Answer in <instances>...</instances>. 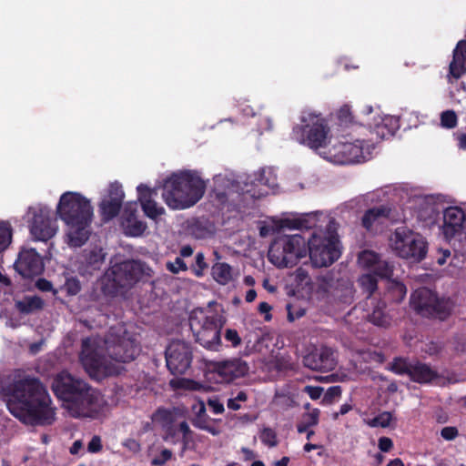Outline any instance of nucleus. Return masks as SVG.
Here are the masks:
<instances>
[{
	"label": "nucleus",
	"instance_id": "1",
	"mask_svg": "<svg viewBox=\"0 0 466 466\" xmlns=\"http://www.w3.org/2000/svg\"><path fill=\"white\" fill-rule=\"evenodd\" d=\"M140 348L136 337L123 324L110 328L106 335L82 340L80 361L93 378L116 376L124 370V364L134 360Z\"/></svg>",
	"mask_w": 466,
	"mask_h": 466
},
{
	"label": "nucleus",
	"instance_id": "2",
	"mask_svg": "<svg viewBox=\"0 0 466 466\" xmlns=\"http://www.w3.org/2000/svg\"><path fill=\"white\" fill-rule=\"evenodd\" d=\"M11 414L25 424H50L55 419L50 396L35 377L15 370L8 381L1 385Z\"/></svg>",
	"mask_w": 466,
	"mask_h": 466
},
{
	"label": "nucleus",
	"instance_id": "3",
	"mask_svg": "<svg viewBox=\"0 0 466 466\" xmlns=\"http://www.w3.org/2000/svg\"><path fill=\"white\" fill-rule=\"evenodd\" d=\"M51 389L63 401V407L75 418L92 417L103 411L106 406V401L99 391L66 370L54 376Z\"/></svg>",
	"mask_w": 466,
	"mask_h": 466
},
{
	"label": "nucleus",
	"instance_id": "4",
	"mask_svg": "<svg viewBox=\"0 0 466 466\" xmlns=\"http://www.w3.org/2000/svg\"><path fill=\"white\" fill-rule=\"evenodd\" d=\"M57 215L66 225L65 240L68 246H83L90 235L93 208L88 199L76 192L64 193L56 207Z\"/></svg>",
	"mask_w": 466,
	"mask_h": 466
},
{
	"label": "nucleus",
	"instance_id": "5",
	"mask_svg": "<svg viewBox=\"0 0 466 466\" xmlns=\"http://www.w3.org/2000/svg\"><path fill=\"white\" fill-rule=\"evenodd\" d=\"M206 184L194 172L185 171L168 177L162 197L173 209H185L195 205L204 195Z\"/></svg>",
	"mask_w": 466,
	"mask_h": 466
},
{
	"label": "nucleus",
	"instance_id": "6",
	"mask_svg": "<svg viewBox=\"0 0 466 466\" xmlns=\"http://www.w3.org/2000/svg\"><path fill=\"white\" fill-rule=\"evenodd\" d=\"M299 121L292 129V139L313 149L323 151L328 148L332 140L330 130L327 119L320 113L311 109L303 110Z\"/></svg>",
	"mask_w": 466,
	"mask_h": 466
},
{
	"label": "nucleus",
	"instance_id": "7",
	"mask_svg": "<svg viewBox=\"0 0 466 466\" xmlns=\"http://www.w3.org/2000/svg\"><path fill=\"white\" fill-rule=\"evenodd\" d=\"M189 323L198 343L208 350H218L223 322L221 315L211 309V303L205 309H194L190 315Z\"/></svg>",
	"mask_w": 466,
	"mask_h": 466
},
{
	"label": "nucleus",
	"instance_id": "8",
	"mask_svg": "<svg viewBox=\"0 0 466 466\" xmlns=\"http://www.w3.org/2000/svg\"><path fill=\"white\" fill-rule=\"evenodd\" d=\"M308 255V241L299 234L285 235L270 245L268 259L278 268L293 267Z\"/></svg>",
	"mask_w": 466,
	"mask_h": 466
},
{
	"label": "nucleus",
	"instance_id": "9",
	"mask_svg": "<svg viewBox=\"0 0 466 466\" xmlns=\"http://www.w3.org/2000/svg\"><path fill=\"white\" fill-rule=\"evenodd\" d=\"M390 248L400 258L420 261L426 257L428 243L420 233L400 227L390 238Z\"/></svg>",
	"mask_w": 466,
	"mask_h": 466
},
{
	"label": "nucleus",
	"instance_id": "10",
	"mask_svg": "<svg viewBox=\"0 0 466 466\" xmlns=\"http://www.w3.org/2000/svg\"><path fill=\"white\" fill-rule=\"evenodd\" d=\"M308 254L315 268L329 267L341 255L339 241L334 234L316 231L308 240Z\"/></svg>",
	"mask_w": 466,
	"mask_h": 466
},
{
	"label": "nucleus",
	"instance_id": "11",
	"mask_svg": "<svg viewBox=\"0 0 466 466\" xmlns=\"http://www.w3.org/2000/svg\"><path fill=\"white\" fill-rule=\"evenodd\" d=\"M324 158L339 165L353 164L365 161L371 154L370 145L365 146L364 141L354 142L343 137L340 139H333L328 148L320 153Z\"/></svg>",
	"mask_w": 466,
	"mask_h": 466
},
{
	"label": "nucleus",
	"instance_id": "12",
	"mask_svg": "<svg viewBox=\"0 0 466 466\" xmlns=\"http://www.w3.org/2000/svg\"><path fill=\"white\" fill-rule=\"evenodd\" d=\"M142 267L136 261H124L110 267L103 279L106 293L115 294L119 289L132 288L141 278Z\"/></svg>",
	"mask_w": 466,
	"mask_h": 466
},
{
	"label": "nucleus",
	"instance_id": "13",
	"mask_svg": "<svg viewBox=\"0 0 466 466\" xmlns=\"http://www.w3.org/2000/svg\"><path fill=\"white\" fill-rule=\"evenodd\" d=\"M26 217L29 231L35 241L46 242L58 231L57 221L47 206L37 204L29 207Z\"/></svg>",
	"mask_w": 466,
	"mask_h": 466
},
{
	"label": "nucleus",
	"instance_id": "14",
	"mask_svg": "<svg viewBox=\"0 0 466 466\" xmlns=\"http://www.w3.org/2000/svg\"><path fill=\"white\" fill-rule=\"evenodd\" d=\"M410 305L424 317L444 319L451 310V302L448 299H439L433 291L426 288L419 289L411 294Z\"/></svg>",
	"mask_w": 466,
	"mask_h": 466
},
{
	"label": "nucleus",
	"instance_id": "15",
	"mask_svg": "<svg viewBox=\"0 0 466 466\" xmlns=\"http://www.w3.org/2000/svg\"><path fill=\"white\" fill-rule=\"evenodd\" d=\"M192 350L185 341L174 340L166 350V362L169 371L174 375L184 374L190 367Z\"/></svg>",
	"mask_w": 466,
	"mask_h": 466
},
{
	"label": "nucleus",
	"instance_id": "16",
	"mask_svg": "<svg viewBox=\"0 0 466 466\" xmlns=\"http://www.w3.org/2000/svg\"><path fill=\"white\" fill-rule=\"evenodd\" d=\"M442 233L449 241H466V217L458 207H449L443 212Z\"/></svg>",
	"mask_w": 466,
	"mask_h": 466
},
{
	"label": "nucleus",
	"instance_id": "17",
	"mask_svg": "<svg viewBox=\"0 0 466 466\" xmlns=\"http://www.w3.org/2000/svg\"><path fill=\"white\" fill-rule=\"evenodd\" d=\"M317 214L315 213L285 218L278 220L273 219L271 223L265 224L259 228V235L265 238L284 228H311L317 225Z\"/></svg>",
	"mask_w": 466,
	"mask_h": 466
},
{
	"label": "nucleus",
	"instance_id": "18",
	"mask_svg": "<svg viewBox=\"0 0 466 466\" xmlns=\"http://www.w3.org/2000/svg\"><path fill=\"white\" fill-rule=\"evenodd\" d=\"M213 371L221 382L230 383L249 373V365L240 358H231L213 364Z\"/></svg>",
	"mask_w": 466,
	"mask_h": 466
},
{
	"label": "nucleus",
	"instance_id": "19",
	"mask_svg": "<svg viewBox=\"0 0 466 466\" xmlns=\"http://www.w3.org/2000/svg\"><path fill=\"white\" fill-rule=\"evenodd\" d=\"M294 281L298 294L307 300H310L324 292V279L320 277L313 279L302 268H297L294 272Z\"/></svg>",
	"mask_w": 466,
	"mask_h": 466
},
{
	"label": "nucleus",
	"instance_id": "20",
	"mask_svg": "<svg viewBox=\"0 0 466 466\" xmlns=\"http://www.w3.org/2000/svg\"><path fill=\"white\" fill-rule=\"evenodd\" d=\"M304 365L313 370L329 371L336 367L334 351L327 347H321L304 357Z\"/></svg>",
	"mask_w": 466,
	"mask_h": 466
},
{
	"label": "nucleus",
	"instance_id": "21",
	"mask_svg": "<svg viewBox=\"0 0 466 466\" xmlns=\"http://www.w3.org/2000/svg\"><path fill=\"white\" fill-rule=\"evenodd\" d=\"M358 263L360 268L367 269L370 273L380 278H390L392 274V267L385 261L381 260L378 254L370 251L364 250L360 253Z\"/></svg>",
	"mask_w": 466,
	"mask_h": 466
},
{
	"label": "nucleus",
	"instance_id": "22",
	"mask_svg": "<svg viewBox=\"0 0 466 466\" xmlns=\"http://www.w3.org/2000/svg\"><path fill=\"white\" fill-rule=\"evenodd\" d=\"M106 253L100 247L86 248L79 259L78 271L81 275H92L105 263Z\"/></svg>",
	"mask_w": 466,
	"mask_h": 466
},
{
	"label": "nucleus",
	"instance_id": "23",
	"mask_svg": "<svg viewBox=\"0 0 466 466\" xmlns=\"http://www.w3.org/2000/svg\"><path fill=\"white\" fill-rule=\"evenodd\" d=\"M16 266L21 273L26 277L38 275L44 269L42 258L34 248L23 249L19 253Z\"/></svg>",
	"mask_w": 466,
	"mask_h": 466
},
{
	"label": "nucleus",
	"instance_id": "24",
	"mask_svg": "<svg viewBox=\"0 0 466 466\" xmlns=\"http://www.w3.org/2000/svg\"><path fill=\"white\" fill-rule=\"evenodd\" d=\"M137 205L128 204L126 206L122 214V228L124 233L129 237H139L147 229V226L142 220H139L137 216Z\"/></svg>",
	"mask_w": 466,
	"mask_h": 466
},
{
	"label": "nucleus",
	"instance_id": "25",
	"mask_svg": "<svg viewBox=\"0 0 466 466\" xmlns=\"http://www.w3.org/2000/svg\"><path fill=\"white\" fill-rule=\"evenodd\" d=\"M137 192L138 200L145 215L147 218L157 221V219L165 214L166 210L152 198L153 191H151L147 186L139 185L137 187Z\"/></svg>",
	"mask_w": 466,
	"mask_h": 466
},
{
	"label": "nucleus",
	"instance_id": "26",
	"mask_svg": "<svg viewBox=\"0 0 466 466\" xmlns=\"http://www.w3.org/2000/svg\"><path fill=\"white\" fill-rule=\"evenodd\" d=\"M439 377L437 370L426 363L417 361L412 364L410 378L415 382L420 384L431 383Z\"/></svg>",
	"mask_w": 466,
	"mask_h": 466
},
{
	"label": "nucleus",
	"instance_id": "27",
	"mask_svg": "<svg viewBox=\"0 0 466 466\" xmlns=\"http://www.w3.org/2000/svg\"><path fill=\"white\" fill-rule=\"evenodd\" d=\"M367 306H370L371 311L370 309L367 311V314L364 316L368 319L369 321L377 326H387L390 324V319L384 313L385 304L381 301H376L375 299H370L366 301Z\"/></svg>",
	"mask_w": 466,
	"mask_h": 466
},
{
	"label": "nucleus",
	"instance_id": "28",
	"mask_svg": "<svg viewBox=\"0 0 466 466\" xmlns=\"http://www.w3.org/2000/svg\"><path fill=\"white\" fill-rule=\"evenodd\" d=\"M389 216V209L384 207L374 208L368 210L362 218V224L370 229L375 223H380Z\"/></svg>",
	"mask_w": 466,
	"mask_h": 466
},
{
	"label": "nucleus",
	"instance_id": "29",
	"mask_svg": "<svg viewBox=\"0 0 466 466\" xmlns=\"http://www.w3.org/2000/svg\"><path fill=\"white\" fill-rule=\"evenodd\" d=\"M212 276L218 283L226 285L233 279V270L227 263H216L212 267Z\"/></svg>",
	"mask_w": 466,
	"mask_h": 466
},
{
	"label": "nucleus",
	"instance_id": "30",
	"mask_svg": "<svg viewBox=\"0 0 466 466\" xmlns=\"http://www.w3.org/2000/svg\"><path fill=\"white\" fill-rule=\"evenodd\" d=\"M44 302L41 298L36 296H28L15 302L17 309L25 314L32 313L43 308Z\"/></svg>",
	"mask_w": 466,
	"mask_h": 466
},
{
	"label": "nucleus",
	"instance_id": "31",
	"mask_svg": "<svg viewBox=\"0 0 466 466\" xmlns=\"http://www.w3.org/2000/svg\"><path fill=\"white\" fill-rule=\"evenodd\" d=\"M120 207L121 203L104 198L100 204L101 214L104 219L109 220L115 218L118 214Z\"/></svg>",
	"mask_w": 466,
	"mask_h": 466
},
{
	"label": "nucleus",
	"instance_id": "32",
	"mask_svg": "<svg viewBox=\"0 0 466 466\" xmlns=\"http://www.w3.org/2000/svg\"><path fill=\"white\" fill-rule=\"evenodd\" d=\"M372 273L363 274L359 279V284L362 290L368 294V299H371L370 295L377 289V279L373 276Z\"/></svg>",
	"mask_w": 466,
	"mask_h": 466
},
{
	"label": "nucleus",
	"instance_id": "33",
	"mask_svg": "<svg viewBox=\"0 0 466 466\" xmlns=\"http://www.w3.org/2000/svg\"><path fill=\"white\" fill-rule=\"evenodd\" d=\"M255 176L256 177L252 183H256L257 185H264L270 188H274L276 186V179L271 169L262 168Z\"/></svg>",
	"mask_w": 466,
	"mask_h": 466
},
{
	"label": "nucleus",
	"instance_id": "34",
	"mask_svg": "<svg viewBox=\"0 0 466 466\" xmlns=\"http://www.w3.org/2000/svg\"><path fill=\"white\" fill-rule=\"evenodd\" d=\"M392 420V415L389 411L380 413L378 416L371 420H365V423L372 428L381 427L386 428L390 426Z\"/></svg>",
	"mask_w": 466,
	"mask_h": 466
},
{
	"label": "nucleus",
	"instance_id": "35",
	"mask_svg": "<svg viewBox=\"0 0 466 466\" xmlns=\"http://www.w3.org/2000/svg\"><path fill=\"white\" fill-rule=\"evenodd\" d=\"M192 424L203 431H206L212 435L216 436L219 433V431L209 424V418L207 414L204 416L194 417L192 419Z\"/></svg>",
	"mask_w": 466,
	"mask_h": 466
},
{
	"label": "nucleus",
	"instance_id": "36",
	"mask_svg": "<svg viewBox=\"0 0 466 466\" xmlns=\"http://www.w3.org/2000/svg\"><path fill=\"white\" fill-rule=\"evenodd\" d=\"M12 239V229L8 223L0 222V252L5 250Z\"/></svg>",
	"mask_w": 466,
	"mask_h": 466
},
{
	"label": "nucleus",
	"instance_id": "37",
	"mask_svg": "<svg viewBox=\"0 0 466 466\" xmlns=\"http://www.w3.org/2000/svg\"><path fill=\"white\" fill-rule=\"evenodd\" d=\"M413 363L408 362L402 359H396L391 364V370L399 375H408L410 377Z\"/></svg>",
	"mask_w": 466,
	"mask_h": 466
},
{
	"label": "nucleus",
	"instance_id": "38",
	"mask_svg": "<svg viewBox=\"0 0 466 466\" xmlns=\"http://www.w3.org/2000/svg\"><path fill=\"white\" fill-rule=\"evenodd\" d=\"M62 289L68 295L75 296L81 290V283L76 277H67Z\"/></svg>",
	"mask_w": 466,
	"mask_h": 466
},
{
	"label": "nucleus",
	"instance_id": "39",
	"mask_svg": "<svg viewBox=\"0 0 466 466\" xmlns=\"http://www.w3.org/2000/svg\"><path fill=\"white\" fill-rule=\"evenodd\" d=\"M288 309V319L289 321H294L301 317H303L306 313V308L298 305L297 303H291L287 306Z\"/></svg>",
	"mask_w": 466,
	"mask_h": 466
},
{
	"label": "nucleus",
	"instance_id": "40",
	"mask_svg": "<svg viewBox=\"0 0 466 466\" xmlns=\"http://www.w3.org/2000/svg\"><path fill=\"white\" fill-rule=\"evenodd\" d=\"M106 198L122 204V200L124 198V192L122 190L121 185L118 183L111 184L108 189V196Z\"/></svg>",
	"mask_w": 466,
	"mask_h": 466
},
{
	"label": "nucleus",
	"instance_id": "41",
	"mask_svg": "<svg viewBox=\"0 0 466 466\" xmlns=\"http://www.w3.org/2000/svg\"><path fill=\"white\" fill-rule=\"evenodd\" d=\"M441 126L446 128H453L457 125V116L454 111L448 110L441 116Z\"/></svg>",
	"mask_w": 466,
	"mask_h": 466
},
{
	"label": "nucleus",
	"instance_id": "42",
	"mask_svg": "<svg viewBox=\"0 0 466 466\" xmlns=\"http://www.w3.org/2000/svg\"><path fill=\"white\" fill-rule=\"evenodd\" d=\"M260 440L264 444L269 447H274L277 445L276 432L272 429H263V431L260 433Z\"/></svg>",
	"mask_w": 466,
	"mask_h": 466
},
{
	"label": "nucleus",
	"instance_id": "43",
	"mask_svg": "<svg viewBox=\"0 0 466 466\" xmlns=\"http://www.w3.org/2000/svg\"><path fill=\"white\" fill-rule=\"evenodd\" d=\"M177 431L182 434V441L184 445L189 444L194 440V432L190 430L189 425L186 421L179 423Z\"/></svg>",
	"mask_w": 466,
	"mask_h": 466
},
{
	"label": "nucleus",
	"instance_id": "44",
	"mask_svg": "<svg viewBox=\"0 0 466 466\" xmlns=\"http://www.w3.org/2000/svg\"><path fill=\"white\" fill-rule=\"evenodd\" d=\"M465 73V64L462 62H458L454 59L450 64V76H452L454 79H459ZM449 81L451 79L449 78Z\"/></svg>",
	"mask_w": 466,
	"mask_h": 466
},
{
	"label": "nucleus",
	"instance_id": "45",
	"mask_svg": "<svg viewBox=\"0 0 466 466\" xmlns=\"http://www.w3.org/2000/svg\"><path fill=\"white\" fill-rule=\"evenodd\" d=\"M452 59L466 64V40L458 42L454 51Z\"/></svg>",
	"mask_w": 466,
	"mask_h": 466
},
{
	"label": "nucleus",
	"instance_id": "46",
	"mask_svg": "<svg viewBox=\"0 0 466 466\" xmlns=\"http://www.w3.org/2000/svg\"><path fill=\"white\" fill-rule=\"evenodd\" d=\"M319 410L313 409L302 416V422L309 427L316 426L319 423Z\"/></svg>",
	"mask_w": 466,
	"mask_h": 466
},
{
	"label": "nucleus",
	"instance_id": "47",
	"mask_svg": "<svg viewBox=\"0 0 466 466\" xmlns=\"http://www.w3.org/2000/svg\"><path fill=\"white\" fill-rule=\"evenodd\" d=\"M248 400V395L245 391L241 390L237 393L234 398H230L228 400V408L233 410H238L240 409L239 402H245Z\"/></svg>",
	"mask_w": 466,
	"mask_h": 466
},
{
	"label": "nucleus",
	"instance_id": "48",
	"mask_svg": "<svg viewBox=\"0 0 466 466\" xmlns=\"http://www.w3.org/2000/svg\"><path fill=\"white\" fill-rule=\"evenodd\" d=\"M338 118L341 125H349L352 122L351 111L349 106H343L338 111Z\"/></svg>",
	"mask_w": 466,
	"mask_h": 466
},
{
	"label": "nucleus",
	"instance_id": "49",
	"mask_svg": "<svg viewBox=\"0 0 466 466\" xmlns=\"http://www.w3.org/2000/svg\"><path fill=\"white\" fill-rule=\"evenodd\" d=\"M166 266H167V268L174 274H177L180 271H185L187 269L186 263L180 258H177L175 259V261H173V262H170V261L167 262Z\"/></svg>",
	"mask_w": 466,
	"mask_h": 466
},
{
	"label": "nucleus",
	"instance_id": "50",
	"mask_svg": "<svg viewBox=\"0 0 466 466\" xmlns=\"http://www.w3.org/2000/svg\"><path fill=\"white\" fill-rule=\"evenodd\" d=\"M225 339L227 341L230 342V344L233 348H237L241 344V338L236 329H226Z\"/></svg>",
	"mask_w": 466,
	"mask_h": 466
},
{
	"label": "nucleus",
	"instance_id": "51",
	"mask_svg": "<svg viewBox=\"0 0 466 466\" xmlns=\"http://www.w3.org/2000/svg\"><path fill=\"white\" fill-rule=\"evenodd\" d=\"M208 267L205 262V258L203 253H198L196 255V263L193 267V270L198 277H201L203 275V270Z\"/></svg>",
	"mask_w": 466,
	"mask_h": 466
},
{
	"label": "nucleus",
	"instance_id": "52",
	"mask_svg": "<svg viewBox=\"0 0 466 466\" xmlns=\"http://www.w3.org/2000/svg\"><path fill=\"white\" fill-rule=\"evenodd\" d=\"M441 436L445 441H453L459 436V431L456 427L447 426L441 429Z\"/></svg>",
	"mask_w": 466,
	"mask_h": 466
},
{
	"label": "nucleus",
	"instance_id": "53",
	"mask_svg": "<svg viewBox=\"0 0 466 466\" xmlns=\"http://www.w3.org/2000/svg\"><path fill=\"white\" fill-rule=\"evenodd\" d=\"M442 349V346L440 342L430 341L425 344L423 348V351L431 356L438 354Z\"/></svg>",
	"mask_w": 466,
	"mask_h": 466
},
{
	"label": "nucleus",
	"instance_id": "54",
	"mask_svg": "<svg viewBox=\"0 0 466 466\" xmlns=\"http://www.w3.org/2000/svg\"><path fill=\"white\" fill-rule=\"evenodd\" d=\"M172 452L170 450L164 449L160 455L152 461V464L156 466H161L165 464L168 460L171 459Z\"/></svg>",
	"mask_w": 466,
	"mask_h": 466
},
{
	"label": "nucleus",
	"instance_id": "55",
	"mask_svg": "<svg viewBox=\"0 0 466 466\" xmlns=\"http://www.w3.org/2000/svg\"><path fill=\"white\" fill-rule=\"evenodd\" d=\"M391 120V117L390 116H385V117H382L380 116L378 113H377V116H373L372 118H369L367 119V124L372 127H380V126L382 125H386V122H389Z\"/></svg>",
	"mask_w": 466,
	"mask_h": 466
},
{
	"label": "nucleus",
	"instance_id": "56",
	"mask_svg": "<svg viewBox=\"0 0 466 466\" xmlns=\"http://www.w3.org/2000/svg\"><path fill=\"white\" fill-rule=\"evenodd\" d=\"M304 392H306L312 400H318L322 395L323 388L319 386H306L304 388Z\"/></svg>",
	"mask_w": 466,
	"mask_h": 466
},
{
	"label": "nucleus",
	"instance_id": "57",
	"mask_svg": "<svg viewBox=\"0 0 466 466\" xmlns=\"http://www.w3.org/2000/svg\"><path fill=\"white\" fill-rule=\"evenodd\" d=\"M89 452H98L102 449L101 439L99 436H94L87 446Z\"/></svg>",
	"mask_w": 466,
	"mask_h": 466
},
{
	"label": "nucleus",
	"instance_id": "58",
	"mask_svg": "<svg viewBox=\"0 0 466 466\" xmlns=\"http://www.w3.org/2000/svg\"><path fill=\"white\" fill-rule=\"evenodd\" d=\"M393 446L392 441L388 437H381L379 439V448L381 451L387 452Z\"/></svg>",
	"mask_w": 466,
	"mask_h": 466
},
{
	"label": "nucleus",
	"instance_id": "59",
	"mask_svg": "<svg viewBox=\"0 0 466 466\" xmlns=\"http://www.w3.org/2000/svg\"><path fill=\"white\" fill-rule=\"evenodd\" d=\"M192 410L195 417L204 416L206 413L205 403L202 400H198L192 405Z\"/></svg>",
	"mask_w": 466,
	"mask_h": 466
},
{
	"label": "nucleus",
	"instance_id": "60",
	"mask_svg": "<svg viewBox=\"0 0 466 466\" xmlns=\"http://www.w3.org/2000/svg\"><path fill=\"white\" fill-rule=\"evenodd\" d=\"M208 406L215 414H220L224 411V405L218 400H208Z\"/></svg>",
	"mask_w": 466,
	"mask_h": 466
},
{
	"label": "nucleus",
	"instance_id": "61",
	"mask_svg": "<svg viewBox=\"0 0 466 466\" xmlns=\"http://www.w3.org/2000/svg\"><path fill=\"white\" fill-rule=\"evenodd\" d=\"M177 434V430L173 426H167L165 430L164 440L167 441H171L176 443L175 436Z\"/></svg>",
	"mask_w": 466,
	"mask_h": 466
},
{
	"label": "nucleus",
	"instance_id": "62",
	"mask_svg": "<svg viewBox=\"0 0 466 466\" xmlns=\"http://www.w3.org/2000/svg\"><path fill=\"white\" fill-rule=\"evenodd\" d=\"M36 287L42 291H50L53 288V285L50 281L45 279H39L36 281Z\"/></svg>",
	"mask_w": 466,
	"mask_h": 466
},
{
	"label": "nucleus",
	"instance_id": "63",
	"mask_svg": "<svg viewBox=\"0 0 466 466\" xmlns=\"http://www.w3.org/2000/svg\"><path fill=\"white\" fill-rule=\"evenodd\" d=\"M256 351V343H252L250 339L246 340L244 350L241 351L242 356H249Z\"/></svg>",
	"mask_w": 466,
	"mask_h": 466
},
{
	"label": "nucleus",
	"instance_id": "64",
	"mask_svg": "<svg viewBox=\"0 0 466 466\" xmlns=\"http://www.w3.org/2000/svg\"><path fill=\"white\" fill-rule=\"evenodd\" d=\"M182 387L190 390H199L203 388L201 384L189 380H184L182 382Z\"/></svg>",
	"mask_w": 466,
	"mask_h": 466
}]
</instances>
